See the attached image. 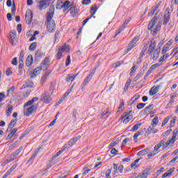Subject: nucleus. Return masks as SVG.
<instances>
[{"mask_svg": "<svg viewBox=\"0 0 178 178\" xmlns=\"http://www.w3.org/2000/svg\"><path fill=\"white\" fill-rule=\"evenodd\" d=\"M165 170V168L161 167L157 172H156V176H159V175Z\"/></svg>", "mask_w": 178, "mask_h": 178, "instance_id": "61", "label": "nucleus"}, {"mask_svg": "<svg viewBox=\"0 0 178 178\" xmlns=\"http://www.w3.org/2000/svg\"><path fill=\"white\" fill-rule=\"evenodd\" d=\"M134 47H136V44L129 43V44L127 47V52L131 51V49H133V48H134Z\"/></svg>", "mask_w": 178, "mask_h": 178, "instance_id": "50", "label": "nucleus"}, {"mask_svg": "<svg viewBox=\"0 0 178 178\" xmlns=\"http://www.w3.org/2000/svg\"><path fill=\"white\" fill-rule=\"evenodd\" d=\"M70 62H71L70 56H67L66 61H65V65L67 67L69 66V65H70Z\"/></svg>", "mask_w": 178, "mask_h": 178, "instance_id": "60", "label": "nucleus"}, {"mask_svg": "<svg viewBox=\"0 0 178 178\" xmlns=\"http://www.w3.org/2000/svg\"><path fill=\"white\" fill-rule=\"evenodd\" d=\"M142 123L138 122V124H135L131 129V131H136L138 129L140 128V126H141Z\"/></svg>", "mask_w": 178, "mask_h": 178, "instance_id": "43", "label": "nucleus"}, {"mask_svg": "<svg viewBox=\"0 0 178 178\" xmlns=\"http://www.w3.org/2000/svg\"><path fill=\"white\" fill-rule=\"evenodd\" d=\"M17 166H18V164H14L7 172V173H9L10 175L11 172H13L15 169H16Z\"/></svg>", "mask_w": 178, "mask_h": 178, "instance_id": "52", "label": "nucleus"}, {"mask_svg": "<svg viewBox=\"0 0 178 178\" xmlns=\"http://www.w3.org/2000/svg\"><path fill=\"white\" fill-rule=\"evenodd\" d=\"M152 133L155 134V133H158V129H155V125H152L147 129L146 131V136H149Z\"/></svg>", "mask_w": 178, "mask_h": 178, "instance_id": "14", "label": "nucleus"}, {"mask_svg": "<svg viewBox=\"0 0 178 178\" xmlns=\"http://www.w3.org/2000/svg\"><path fill=\"white\" fill-rule=\"evenodd\" d=\"M17 123V120H12L8 124V129H13Z\"/></svg>", "mask_w": 178, "mask_h": 178, "instance_id": "29", "label": "nucleus"}, {"mask_svg": "<svg viewBox=\"0 0 178 178\" xmlns=\"http://www.w3.org/2000/svg\"><path fill=\"white\" fill-rule=\"evenodd\" d=\"M163 25L166 26L168 23H169V20H170V11H169V8H167L164 12V16L163 18Z\"/></svg>", "mask_w": 178, "mask_h": 178, "instance_id": "6", "label": "nucleus"}, {"mask_svg": "<svg viewBox=\"0 0 178 178\" xmlns=\"http://www.w3.org/2000/svg\"><path fill=\"white\" fill-rule=\"evenodd\" d=\"M141 136V132H136L134 135V141L135 143H137V141H138V136Z\"/></svg>", "mask_w": 178, "mask_h": 178, "instance_id": "46", "label": "nucleus"}, {"mask_svg": "<svg viewBox=\"0 0 178 178\" xmlns=\"http://www.w3.org/2000/svg\"><path fill=\"white\" fill-rule=\"evenodd\" d=\"M35 156H37V153H34L30 159L27 161V163H30L32 161H33L35 159Z\"/></svg>", "mask_w": 178, "mask_h": 178, "instance_id": "55", "label": "nucleus"}, {"mask_svg": "<svg viewBox=\"0 0 178 178\" xmlns=\"http://www.w3.org/2000/svg\"><path fill=\"white\" fill-rule=\"evenodd\" d=\"M159 7L158 6H156L154 8H152V10L148 13V16L150 17H152V16H154V15H156H156H158V13L159 12ZM155 12H156V13H155Z\"/></svg>", "mask_w": 178, "mask_h": 178, "instance_id": "18", "label": "nucleus"}, {"mask_svg": "<svg viewBox=\"0 0 178 178\" xmlns=\"http://www.w3.org/2000/svg\"><path fill=\"white\" fill-rule=\"evenodd\" d=\"M140 77H143V73L138 74L134 79V81L137 82Z\"/></svg>", "mask_w": 178, "mask_h": 178, "instance_id": "57", "label": "nucleus"}, {"mask_svg": "<svg viewBox=\"0 0 178 178\" xmlns=\"http://www.w3.org/2000/svg\"><path fill=\"white\" fill-rule=\"evenodd\" d=\"M177 135H178V129H175L173 131L172 138H176V137H177Z\"/></svg>", "mask_w": 178, "mask_h": 178, "instance_id": "64", "label": "nucleus"}, {"mask_svg": "<svg viewBox=\"0 0 178 178\" xmlns=\"http://www.w3.org/2000/svg\"><path fill=\"white\" fill-rule=\"evenodd\" d=\"M131 119H133V115H129L125 119H124L123 123L124 124H127V123H129Z\"/></svg>", "mask_w": 178, "mask_h": 178, "instance_id": "39", "label": "nucleus"}, {"mask_svg": "<svg viewBox=\"0 0 178 178\" xmlns=\"http://www.w3.org/2000/svg\"><path fill=\"white\" fill-rule=\"evenodd\" d=\"M168 58H169V54H164L159 58V62L161 65H163V62H165V60H167Z\"/></svg>", "mask_w": 178, "mask_h": 178, "instance_id": "26", "label": "nucleus"}, {"mask_svg": "<svg viewBox=\"0 0 178 178\" xmlns=\"http://www.w3.org/2000/svg\"><path fill=\"white\" fill-rule=\"evenodd\" d=\"M12 65H14V66H17V58L15 57L12 61H11Z\"/></svg>", "mask_w": 178, "mask_h": 178, "instance_id": "59", "label": "nucleus"}, {"mask_svg": "<svg viewBox=\"0 0 178 178\" xmlns=\"http://www.w3.org/2000/svg\"><path fill=\"white\" fill-rule=\"evenodd\" d=\"M16 133H17V128L10 129V133L7 136L6 140H10V138H13V136H15V134H16Z\"/></svg>", "mask_w": 178, "mask_h": 178, "instance_id": "15", "label": "nucleus"}, {"mask_svg": "<svg viewBox=\"0 0 178 178\" xmlns=\"http://www.w3.org/2000/svg\"><path fill=\"white\" fill-rule=\"evenodd\" d=\"M33 11L31 10H27L25 15V20L26 24H31V22L33 20Z\"/></svg>", "mask_w": 178, "mask_h": 178, "instance_id": "7", "label": "nucleus"}, {"mask_svg": "<svg viewBox=\"0 0 178 178\" xmlns=\"http://www.w3.org/2000/svg\"><path fill=\"white\" fill-rule=\"evenodd\" d=\"M33 56L31 55L28 56L26 60V66H27L28 67H30V66H31V65L33 64Z\"/></svg>", "mask_w": 178, "mask_h": 178, "instance_id": "20", "label": "nucleus"}, {"mask_svg": "<svg viewBox=\"0 0 178 178\" xmlns=\"http://www.w3.org/2000/svg\"><path fill=\"white\" fill-rule=\"evenodd\" d=\"M80 138V136H76L74 138H72L68 142V145L70 147H72V145H74L77 141H79V139Z\"/></svg>", "mask_w": 178, "mask_h": 178, "instance_id": "21", "label": "nucleus"}, {"mask_svg": "<svg viewBox=\"0 0 178 178\" xmlns=\"http://www.w3.org/2000/svg\"><path fill=\"white\" fill-rule=\"evenodd\" d=\"M91 3V0H83L82 5H90Z\"/></svg>", "mask_w": 178, "mask_h": 178, "instance_id": "63", "label": "nucleus"}, {"mask_svg": "<svg viewBox=\"0 0 178 178\" xmlns=\"http://www.w3.org/2000/svg\"><path fill=\"white\" fill-rule=\"evenodd\" d=\"M59 49L63 52H69V51H70V47H69V45H63Z\"/></svg>", "mask_w": 178, "mask_h": 178, "instance_id": "33", "label": "nucleus"}, {"mask_svg": "<svg viewBox=\"0 0 178 178\" xmlns=\"http://www.w3.org/2000/svg\"><path fill=\"white\" fill-rule=\"evenodd\" d=\"M48 76H49V73H48L47 72H46L42 76L41 79H40V83L42 84H44V83H45L47 81V79H48Z\"/></svg>", "mask_w": 178, "mask_h": 178, "instance_id": "25", "label": "nucleus"}, {"mask_svg": "<svg viewBox=\"0 0 178 178\" xmlns=\"http://www.w3.org/2000/svg\"><path fill=\"white\" fill-rule=\"evenodd\" d=\"M147 105L145 103H138L136 106L137 109H143Z\"/></svg>", "mask_w": 178, "mask_h": 178, "instance_id": "51", "label": "nucleus"}, {"mask_svg": "<svg viewBox=\"0 0 178 178\" xmlns=\"http://www.w3.org/2000/svg\"><path fill=\"white\" fill-rule=\"evenodd\" d=\"M149 152V149L148 148L144 149L137 153L138 156H143L144 155H147Z\"/></svg>", "mask_w": 178, "mask_h": 178, "instance_id": "24", "label": "nucleus"}, {"mask_svg": "<svg viewBox=\"0 0 178 178\" xmlns=\"http://www.w3.org/2000/svg\"><path fill=\"white\" fill-rule=\"evenodd\" d=\"M11 13H12V15H15V13H16V4L15 3V1L13 2V7L11 8Z\"/></svg>", "mask_w": 178, "mask_h": 178, "instance_id": "49", "label": "nucleus"}, {"mask_svg": "<svg viewBox=\"0 0 178 178\" xmlns=\"http://www.w3.org/2000/svg\"><path fill=\"white\" fill-rule=\"evenodd\" d=\"M13 111V106L10 104H8L6 106V115L7 118H9L10 115H12V111Z\"/></svg>", "mask_w": 178, "mask_h": 178, "instance_id": "19", "label": "nucleus"}, {"mask_svg": "<svg viewBox=\"0 0 178 178\" xmlns=\"http://www.w3.org/2000/svg\"><path fill=\"white\" fill-rule=\"evenodd\" d=\"M24 58V50H22L19 54V62H23Z\"/></svg>", "mask_w": 178, "mask_h": 178, "instance_id": "47", "label": "nucleus"}, {"mask_svg": "<svg viewBox=\"0 0 178 178\" xmlns=\"http://www.w3.org/2000/svg\"><path fill=\"white\" fill-rule=\"evenodd\" d=\"M152 109H154V104H150L145 108L144 113H148V112L152 111Z\"/></svg>", "mask_w": 178, "mask_h": 178, "instance_id": "36", "label": "nucleus"}, {"mask_svg": "<svg viewBox=\"0 0 178 178\" xmlns=\"http://www.w3.org/2000/svg\"><path fill=\"white\" fill-rule=\"evenodd\" d=\"M176 120H177V117H172V120H170V127H175V125L176 124Z\"/></svg>", "mask_w": 178, "mask_h": 178, "instance_id": "35", "label": "nucleus"}, {"mask_svg": "<svg viewBox=\"0 0 178 178\" xmlns=\"http://www.w3.org/2000/svg\"><path fill=\"white\" fill-rule=\"evenodd\" d=\"M161 24H158L156 26V27H155V29H154V30L153 31V35H156L158 34L159 31H161Z\"/></svg>", "mask_w": 178, "mask_h": 178, "instance_id": "28", "label": "nucleus"}, {"mask_svg": "<svg viewBox=\"0 0 178 178\" xmlns=\"http://www.w3.org/2000/svg\"><path fill=\"white\" fill-rule=\"evenodd\" d=\"M49 62H50L49 58H45L44 60L42 61V66L40 67H44V66L45 67L48 66V65H49Z\"/></svg>", "mask_w": 178, "mask_h": 178, "instance_id": "37", "label": "nucleus"}, {"mask_svg": "<svg viewBox=\"0 0 178 178\" xmlns=\"http://www.w3.org/2000/svg\"><path fill=\"white\" fill-rule=\"evenodd\" d=\"M159 88H161V85H156L153 86L149 92V95L152 96L155 95V94H158V92H159Z\"/></svg>", "mask_w": 178, "mask_h": 178, "instance_id": "10", "label": "nucleus"}, {"mask_svg": "<svg viewBox=\"0 0 178 178\" xmlns=\"http://www.w3.org/2000/svg\"><path fill=\"white\" fill-rule=\"evenodd\" d=\"M149 172V169H145L143 172L139 175L140 178H147L148 177V172Z\"/></svg>", "mask_w": 178, "mask_h": 178, "instance_id": "27", "label": "nucleus"}, {"mask_svg": "<svg viewBox=\"0 0 178 178\" xmlns=\"http://www.w3.org/2000/svg\"><path fill=\"white\" fill-rule=\"evenodd\" d=\"M6 73L7 74V76H10L13 72H12V68L8 67L6 71Z\"/></svg>", "mask_w": 178, "mask_h": 178, "instance_id": "58", "label": "nucleus"}, {"mask_svg": "<svg viewBox=\"0 0 178 178\" xmlns=\"http://www.w3.org/2000/svg\"><path fill=\"white\" fill-rule=\"evenodd\" d=\"M41 101L44 102V104H49V102L52 101V97H51L49 92L46 91L42 95Z\"/></svg>", "mask_w": 178, "mask_h": 178, "instance_id": "5", "label": "nucleus"}, {"mask_svg": "<svg viewBox=\"0 0 178 178\" xmlns=\"http://www.w3.org/2000/svg\"><path fill=\"white\" fill-rule=\"evenodd\" d=\"M172 119V115L167 116L165 118H164L161 127H163V126H165L168 124V122H169V120Z\"/></svg>", "mask_w": 178, "mask_h": 178, "instance_id": "31", "label": "nucleus"}, {"mask_svg": "<svg viewBox=\"0 0 178 178\" xmlns=\"http://www.w3.org/2000/svg\"><path fill=\"white\" fill-rule=\"evenodd\" d=\"M138 98H140V95H135L130 100V104L131 105L134 104V102H136V101H137V99H138Z\"/></svg>", "mask_w": 178, "mask_h": 178, "instance_id": "32", "label": "nucleus"}, {"mask_svg": "<svg viewBox=\"0 0 178 178\" xmlns=\"http://www.w3.org/2000/svg\"><path fill=\"white\" fill-rule=\"evenodd\" d=\"M41 70H42V67H35L33 72L31 73V79H34L38 76L41 73Z\"/></svg>", "mask_w": 178, "mask_h": 178, "instance_id": "9", "label": "nucleus"}, {"mask_svg": "<svg viewBox=\"0 0 178 178\" xmlns=\"http://www.w3.org/2000/svg\"><path fill=\"white\" fill-rule=\"evenodd\" d=\"M6 98V95L3 92H0V102H3Z\"/></svg>", "mask_w": 178, "mask_h": 178, "instance_id": "53", "label": "nucleus"}, {"mask_svg": "<svg viewBox=\"0 0 178 178\" xmlns=\"http://www.w3.org/2000/svg\"><path fill=\"white\" fill-rule=\"evenodd\" d=\"M66 148H67V146H64L63 149L60 150L58 152L54 154L51 158H50L49 161L51 163V165H54L58 163V161H56L55 159H56V158H58V156H59V155H60L63 152V151L66 149Z\"/></svg>", "mask_w": 178, "mask_h": 178, "instance_id": "8", "label": "nucleus"}, {"mask_svg": "<svg viewBox=\"0 0 178 178\" xmlns=\"http://www.w3.org/2000/svg\"><path fill=\"white\" fill-rule=\"evenodd\" d=\"M159 122V119L158 118V117H154L152 121V125L156 126V124H158Z\"/></svg>", "mask_w": 178, "mask_h": 178, "instance_id": "42", "label": "nucleus"}, {"mask_svg": "<svg viewBox=\"0 0 178 178\" xmlns=\"http://www.w3.org/2000/svg\"><path fill=\"white\" fill-rule=\"evenodd\" d=\"M54 17V7H51L49 12L47 13V30L49 33H54L56 26L55 21L52 19Z\"/></svg>", "mask_w": 178, "mask_h": 178, "instance_id": "1", "label": "nucleus"}, {"mask_svg": "<svg viewBox=\"0 0 178 178\" xmlns=\"http://www.w3.org/2000/svg\"><path fill=\"white\" fill-rule=\"evenodd\" d=\"M173 172V169H170L167 172L164 173L161 178L168 177V176H172V173Z\"/></svg>", "mask_w": 178, "mask_h": 178, "instance_id": "34", "label": "nucleus"}, {"mask_svg": "<svg viewBox=\"0 0 178 178\" xmlns=\"http://www.w3.org/2000/svg\"><path fill=\"white\" fill-rule=\"evenodd\" d=\"M62 56H63V51L59 49L57 54L56 55V59H62Z\"/></svg>", "mask_w": 178, "mask_h": 178, "instance_id": "44", "label": "nucleus"}, {"mask_svg": "<svg viewBox=\"0 0 178 178\" xmlns=\"http://www.w3.org/2000/svg\"><path fill=\"white\" fill-rule=\"evenodd\" d=\"M97 10H98V7H97V4H94L90 10V13H97Z\"/></svg>", "mask_w": 178, "mask_h": 178, "instance_id": "40", "label": "nucleus"}, {"mask_svg": "<svg viewBox=\"0 0 178 178\" xmlns=\"http://www.w3.org/2000/svg\"><path fill=\"white\" fill-rule=\"evenodd\" d=\"M77 13H79V10L74 9L71 12V15L72 16V17H76V16L77 15Z\"/></svg>", "mask_w": 178, "mask_h": 178, "instance_id": "56", "label": "nucleus"}, {"mask_svg": "<svg viewBox=\"0 0 178 178\" xmlns=\"http://www.w3.org/2000/svg\"><path fill=\"white\" fill-rule=\"evenodd\" d=\"M61 8L65 9V10H69V9L70 8V1H65L63 4L61 6Z\"/></svg>", "mask_w": 178, "mask_h": 178, "instance_id": "23", "label": "nucleus"}, {"mask_svg": "<svg viewBox=\"0 0 178 178\" xmlns=\"http://www.w3.org/2000/svg\"><path fill=\"white\" fill-rule=\"evenodd\" d=\"M35 48H37V42H33L29 47V51H35Z\"/></svg>", "mask_w": 178, "mask_h": 178, "instance_id": "38", "label": "nucleus"}, {"mask_svg": "<svg viewBox=\"0 0 178 178\" xmlns=\"http://www.w3.org/2000/svg\"><path fill=\"white\" fill-rule=\"evenodd\" d=\"M176 141V138L172 137L171 139L167 140L166 138H163L161 141H160L159 143H157L155 145L154 149L156 151H158L159 148L162 147V149H166L168 147H170V144H175V142Z\"/></svg>", "mask_w": 178, "mask_h": 178, "instance_id": "2", "label": "nucleus"}, {"mask_svg": "<svg viewBox=\"0 0 178 178\" xmlns=\"http://www.w3.org/2000/svg\"><path fill=\"white\" fill-rule=\"evenodd\" d=\"M91 169L88 168L87 167L83 168V172L82 173V176H86L88 172H90Z\"/></svg>", "mask_w": 178, "mask_h": 178, "instance_id": "54", "label": "nucleus"}, {"mask_svg": "<svg viewBox=\"0 0 178 178\" xmlns=\"http://www.w3.org/2000/svg\"><path fill=\"white\" fill-rule=\"evenodd\" d=\"M156 20H158V18H156V16H154L149 22L148 26H147V30L149 31H152L154 26H155V24H156Z\"/></svg>", "mask_w": 178, "mask_h": 178, "instance_id": "13", "label": "nucleus"}, {"mask_svg": "<svg viewBox=\"0 0 178 178\" xmlns=\"http://www.w3.org/2000/svg\"><path fill=\"white\" fill-rule=\"evenodd\" d=\"M113 168L114 170L113 175H115L116 173H118V170L119 168V166L116 163L113 164Z\"/></svg>", "mask_w": 178, "mask_h": 178, "instance_id": "48", "label": "nucleus"}, {"mask_svg": "<svg viewBox=\"0 0 178 178\" xmlns=\"http://www.w3.org/2000/svg\"><path fill=\"white\" fill-rule=\"evenodd\" d=\"M177 53H178V47L172 50L171 55H172V56H175V55H177Z\"/></svg>", "mask_w": 178, "mask_h": 178, "instance_id": "62", "label": "nucleus"}, {"mask_svg": "<svg viewBox=\"0 0 178 178\" xmlns=\"http://www.w3.org/2000/svg\"><path fill=\"white\" fill-rule=\"evenodd\" d=\"M130 83L131 81H127V83H125L124 88V92H127L128 90H129V87H130Z\"/></svg>", "mask_w": 178, "mask_h": 178, "instance_id": "45", "label": "nucleus"}, {"mask_svg": "<svg viewBox=\"0 0 178 178\" xmlns=\"http://www.w3.org/2000/svg\"><path fill=\"white\" fill-rule=\"evenodd\" d=\"M37 3L39 4L40 10H44V9H47L49 6V2L51 0H35Z\"/></svg>", "mask_w": 178, "mask_h": 178, "instance_id": "4", "label": "nucleus"}, {"mask_svg": "<svg viewBox=\"0 0 178 178\" xmlns=\"http://www.w3.org/2000/svg\"><path fill=\"white\" fill-rule=\"evenodd\" d=\"M35 56L36 58H44V56H45V53L42 52L41 50H38Z\"/></svg>", "mask_w": 178, "mask_h": 178, "instance_id": "30", "label": "nucleus"}, {"mask_svg": "<svg viewBox=\"0 0 178 178\" xmlns=\"http://www.w3.org/2000/svg\"><path fill=\"white\" fill-rule=\"evenodd\" d=\"M160 53H161V51H159V49H156L154 51L153 56L152 57V60H156V59H158V58H159Z\"/></svg>", "mask_w": 178, "mask_h": 178, "instance_id": "22", "label": "nucleus"}, {"mask_svg": "<svg viewBox=\"0 0 178 178\" xmlns=\"http://www.w3.org/2000/svg\"><path fill=\"white\" fill-rule=\"evenodd\" d=\"M157 151H158V150H156V149H155V146H154V150L152 151L150 153H149V154H147V156H148L149 158H151V157H152V156H155V155H156V154H158Z\"/></svg>", "mask_w": 178, "mask_h": 178, "instance_id": "41", "label": "nucleus"}, {"mask_svg": "<svg viewBox=\"0 0 178 178\" xmlns=\"http://www.w3.org/2000/svg\"><path fill=\"white\" fill-rule=\"evenodd\" d=\"M172 44V40H170L163 47L162 51H161V54L162 55H165V54H166V52H168L169 48H170V46Z\"/></svg>", "mask_w": 178, "mask_h": 178, "instance_id": "12", "label": "nucleus"}, {"mask_svg": "<svg viewBox=\"0 0 178 178\" xmlns=\"http://www.w3.org/2000/svg\"><path fill=\"white\" fill-rule=\"evenodd\" d=\"M37 108H38V106L31 105L30 107L24 108V113L26 115V116H31L33 113H35L37 111Z\"/></svg>", "mask_w": 178, "mask_h": 178, "instance_id": "3", "label": "nucleus"}, {"mask_svg": "<svg viewBox=\"0 0 178 178\" xmlns=\"http://www.w3.org/2000/svg\"><path fill=\"white\" fill-rule=\"evenodd\" d=\"M10 36L11 38V44L12 45H14L15 42H16V38H17V36L16 35V31H10Z\"/></svg>", "mask_w": 178, "mask_h": 178, "instance_id": "16", "label": "nucleus"}, {"mask_svg": "<svg viewBox=\"0 0 178 178\" xmlns=\"http://www.w3.org/2000/svg\"><path fill=\"white\" fill-rule=\"evenodd\" d=\"M78 75H79V74H68L65 77V81H67V83H72V81H73V80H74L76 79V77H77Z\"/></svg>", "mask_w": 178, "mask_h": 178, "instance_id": "17", "label": "nucleus"}, {"mask_svg": "<svg viewBox=\"0 0 178 178\" xmlns=\"http://www.w3.org/2000/svg\"><path fill=\"white\" fill-rule=\"evenodd\" d=\"M156 47V42H155V41L154 40H152L150 42V44L147 50V54H149V55H151L152 52H154Z\"/></svg>", "mask_w": 178, "mask_h": 178, "instance_id": "11", "label": "nucleus"}]
</instances>
